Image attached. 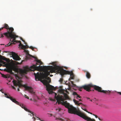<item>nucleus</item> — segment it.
Returning a JSON list of instances; mask_svg holds the SVG:
<instances>
[{
	"mask_svg": "<svg viewBox=\"0 0 121 121\" xmlns=\"http://www.w3.org/2000/svg\"><path fill=\"white\" fill-rule=\"evenodd\" d=\"M52 64L54 66H43V69L46 71L50 70L49 72L47 71L44 75L45 79L42 81V82L46 86V90L49 94L54 93L55 95V98L59 104H61L65 106V107L68 109V103L67 101H64L68 99V96L66 93H68V92L67 90H65L62 89L60 88L58 90V92L60 94H62L63 96L60 95H57V94L52 91V90H55L56 89L54 87L50 85L49 83L51 82V79L48 76L50 74V73H59L62 76L65 74H68V71L64 70L62 67L57 66L55 64L54 62L52 63Z\"/></svg>",
	"mask_w": 121,
	"mask_h": 121,
	"instance_id": "1",
	"label": "nucleus"
},
{
	"mask_svg": "<svg viewBox=\"0 0 121 121\" xmlns=\"http://www.w3.org/2000/svg\"><path fill=\"white\" fill-rule=\"evenodd\" d=\"M36 61V65H34L29 68L27 67H25L24 69H21L20 70V72L21 75H24L26 74L27 72L30 71H34L35 70L39 71L42 69H43V66L40 65L42 64V62L39 60L35 59Z\"/></svg>",
	"mask_w": 121,
	"mask_h": 121,
	"instance_id": "2",
	"label": "nucleus"
},
{
	"mask_svg": "<svg viewBox=\"0 0 121 121\" xmlns=\"http://www.w3.org/2000/svg\"><path fill=\"white\" fill-rule=\"evenodd\" d=\"M69 113L76 114L87 121H95L94 119H91V118L87 117L85 114L82 113L79 111L77 110L76 108L69 104Z\"/></svg>",
	"mask_w": 121,
	"mask_h": 121,
	"instance_id": "3",
	"label": "nucleus"
},
{
	"mask_svg": "<svg viewBox=\"0 0 121 121\" xmlns=\"http://www.w3.org/2000/svg\"><path fill=\"white\" fill-rule=\"evenodd\" d=\"M4 28L7 29V32L3 34V35L7 38L13 39L12 42L15 41V39L18 37V36L16 35L13 32L14 29L13 27H9L8 25L6 24L4 25Z\"/></svg>",
	"mask_w": 121,
	"mask_h": 121,
	"instance_id": "4",
	"label": "nucleus"
},
{
	"mask_svg": "<svg viewBox=\"0 0 121 121\" xmlns=\"http://www.w3.org/2000/svg\"><path fill=\"white\" fill-rule=\"evenodd\" d=\"M91 87H93L95 90L99 92H103L104 93H110V91L109 90L106 91L102 90L101 87L96 85H94L91 84L83 86L81 87L80 88L81 89L83 88L86 90V91L89 92L91 91L90 89Z\"/></svg>",
	"mask_w": 121,
	"mask_h": 121,
	"instance_id": "5",
	"label": "nucleus"
},
{
	"mask_svg": "<svg viewBox=\"0 0 121 121\" xmlns=\"http://www.w3.org/2000/svg\"><path fill=\"white\" fill-rule=\"evenodd\" d=\"M4 95L5 97L6 98L9 99L13 102L15 103L16 104L19 105L22 108H23L26 111L28 112H30V113H31V114L33 116H34V113L32 112L30 110L27 109L26 108L24 105L22 104H19L20 103L18 101H17L16 99L13 98L11 97L10 95L9 94H7L6 93H4Z\"/></svg>",
	"mask_w": 121,
	"mask_h": 121,
	"instance_id": "6",
	"label": "nucleus"
},
{
	"mask_svg": "<svg viewBox=\"0 0 121 121\" xmlns=\"http://www.w3.org/2000/svg\"><path fill=\"white\" fill-rule=\"evenodd\" d=\"M69 75H70V77L69 79V81L70 82H69V91H72V89L71 87H77L76 85L73 83V82L71 81V79H73L75 77V75L73 74V71H69L68 72Z\"/></svg>",
	"mask_w": 121,
	"mask_h": 121,
	"instance_id": "7",
	"label": "nucleus"
},
{
	"mask_svg": "<svg viewBox=\"0 0 121 121\" xmlns=\"http://www.w3.org/2000/svg\"><path fill=\"white\" fill-rule=\"evenodd\" d=\"M16 38L15 39V41L14 42H16V43H19V46L21 47V48L22 49H24L26 48H29V46L27 45V43L25 41L24 42V43L26 45V46L23 45L22 44L21 42V41H17L16 40Z\"/></svg>",
	"mask_w": 121,
	"mask_h": 121,
	"instance_id": "8",
	"label": "nucleus"
},
{
	"mask_svg": "<svg viewBox=\"0 0 121 121\" xmlns=\"http://www.w3.org/2000/svg\"><path fill=\"white\" fill-rule=\"evenodd\" d=\"M11 54L12 55L13 58L15 60H19L21 59L17 54L14 52H12Z\"/></svg>",
	"mask_w": 121,
	"mask_h": 121,
	"instance_id": "9",
	"label": "nucleus"
},
{
	"mask_svg": "<svg viewBox=\"0 0 121 121\" xmlns=\"http://www.w3.org/2000/svg\"><path fill=\"white\" fill-rule=\"evenodd\" d=\"M13 82L14 85L16 86H18L20 87L24 86L19 81H17L13 79Z\"/></svg>",
	"mask_w": 121,
	"mask_h": 121,
	"instance_id": "10",
	"label": "nucleus"
},
{
	"mask_svg": "<svg viewBox=\"0 0 121 121\" xmlns=\"http://www.w3.org/2000/svg\"><path fill=\"white\" fill-rule=\"evenodd\" d=\"M34 75L35 76V79L36 81L37 80H39L40 78V76L39 72H38L36 74L34 73Z\"/></svg>",
	"mask_w": 121,
	"mask_h": 121,
	"instance_id": "11",
	"label": "nucleus"
},
{
	"mask_svg": "<svg viewBox=\"0 0 121 121\" xmlns=\"http://www.w3.org/2000/svg\"><path fill=\"white\" fill-rule=\"evenodd\" d=\"M24 86L25 87L26 90H28L30 93H33V89L31 87L28 86Z\"/></svg>",
	"mask_w": 121,
	"mask_h": 121,
	"instance_id": "12",
	"label": "nucleus"
},
{
	"mask_svg": "<svg viewBox=\"0 0 121 121\" xmlns=\"http://www.w3.org/2000/svg\"><path fill=\"white\" fill-rule=\"evenodd\" d=\"M73 95L74 96V97H75V95H76L77 96L76 97V98L78 99V98H79L80 99H81L82 98V97L81 96L79 95L76 92H73Z\"/></svg>",
	"mask_w": 121,
	"mask_h": 121,
	"instance_id": "13",
	"label": "nucleus"
},
{
	"mask_svg": "<svg viewBox=\"0 0 121 121\" xmlns=\"http://www.w3.org/2000/svg\"><path fill=\"white\" fill-rule=\"evenodd\" d=\"M13 39H11H11L10 40V41H11V43H10V42H9L8 44H7L6 45H5V46L7 47V46H9L11 44H14V42H15L16 43V42H13L12 41L13 40Z\"/></svg>",
	"mask_w": 121,
	"mask_h": 121,
	"instance_id": "14",
	"label": "nucleus"
},
{
	"mask_svg": "<svg viewBox=\"0 0 121 121\" xmlns=\"http://www.w3.org/2000/svg\"><path fill=\"white\" fill-rule=\"evenodd\" d=\"M73 101L75 104L76 105H80V104H82V103H79L78 101H77L75 99H73Z\"/></svg>",
	"mask_w": 121,
	"mask_h": 121,
	"instance_id": "15",
	"label": "nucleus"
},
{
	"mask_svg": "<svg viewBox=\"0 0 121 121\" xmlns=\"http://www.w3.org/2000/svg\"><path fill=\"white\" fill-rule=\"evenodd\" d=\"M6 71L12 73V68L9 67L7 69Z\"/></svg>",
	"mask_w": 121,
	"mask_h": 121,
	"instance_id": "16",
	"label": "nucleus"
},
{
	"mask_svg": "<svg viewBox=\"0 0 121 121\" xmlns=\"http://www.w3.org/2000/svg\"><path fill=\"white\" fill-rule=\"evenodd\" d=\"M86 76L87 78L88 79L90 78L91 77V74L90 73L88 72H86Z\"/></svg>",
	"mask_w": 121,
	"mask_h": 121,
	"instance_id": "17",
	"label": "nucleus"
},
{
	"mask_svg": "<svg viewBox=\"0 0 121 121\" xmlns=\"http://www.w3.org/2000/svg\"><path fill=\"white\" fill-rule=\"evenodd\" d=\"M56 110L57 112H61L63 110L61 108L59 107H58L57 108H56L55 109Z\"/></svg>",
	"mask_w": 121,
	"mask_h": 121,
	"instance_id": "18",
	"label": "nucleus"
},
{
	"mask_svg": "<svg viewBox=\"0 0 121 121\" xmlns=\"http://www.w3.org/2000/svg\"><path fill=\"white\" fill-rule=\"evenodd\" d=\"M56 119H59L61 121H68L67 119H66V120H64L62 119L61 118H56Z\"/></svg>",
	"mask_w": 121,
	"mask_h": 121,
	"instance_id": "19",
	"label": "nucleus"
},
{
	"mask_svg": "<svg viewBox=\"0 0 121 121\" xmlns=\"http://www.w3.org/2000/svg\"><path fill=\"white\" fill-rule=\"evenodd\" d=\"M82 109L84 110L85 111H86V112H88L89 113H90V114H92V113H91V112H88L87 111V110H86L85 109H84L83 108H82Z\"/></svg>",
	"mask_w": 121,
	"mask_h": 121,
	"instance_id": "20",
	"label": "nucleus"
},
{
	"mask_svg": "<svg viewBox=\"0 0 121 121\" xmlns=\"http://www.w3.org/2000/svg\"><path fill=\"white\" fill-rule=\"evenodd\" d=\"M29 48H30L31 49H32V50H33V51L34 50V49L35 48L33 47L32 46H30L29 47Z\"/></svg>",
	"mask_w": 121,
	"mask_h": 121,
	"instance_id": "21",
	"label": "nucleus"
},
{
	"mask_svg": "<svg viewBox=\"0 0 121 121\" xmlns=\"http://www.w3.org/2000/svg\"><path fill=\"white\" fill-rule=\"evenodd\" d=\"M63 81V79L62 78H61L60 79L59 81L61 83H62Z\"/></svg>",
	"mask_w": 121,
	"mask_h": 121,
	"instance_id": "22",
	"label": "nucleus"
},
{
	"mask_svg": "<svg viewBox=\"0 0 121 121\" xmlns=\"http://www.w3.org/2000/svg\"><path fill=\"white\" fill-rule=\"evenodd\" d=\"M24 96L26 98H27L28 99H29V98L26 95H25Z\"/></svg>",
	"mask_w": 121,
	"mask_h": 121,
	"instance_id": "23",
	"label": "nucleus"
},
{
	"mask_svg": "<svg viewBox=\"0 0 121 121\" xmlns=\"http://www.w3.org/2000/svg\"><path fill=\"white\" fill-rule=\"evenodd\" d=\"M4 35L3 34H0V37H4Z\"/></svg>",
	"mask_w": 121,
	"mask_h": 121,
	"instance_id": "24",
	"label": "nucleus"
},
{
	"mask_svg": "<svg viewBox=\"0 0 121 121\" xmlns=\"http://www.w3.org/2000/svg\"><path fill=\"white\" fill-rule=\"evenodd\" d=\"M0 62L1 63H3V64H5V62H4V61H3L2 60L0 61Z\"/></svg>",
	"mask_w": 121,
	"mask_h": 121,
	"instance_id": "25",
	"label": "nucleus"
},
{
	"mask_svg": "<svg viewBox=\"0 0 121 121\" xmlns=\"http://www.w3.org/2000/svg\"><path fill=\"white\" fill-rule=\"evenodd\" d=\"M1 74L2 75V76L3 77L5 78V77H6L5 75H4L3 74Z\"/></svg>",
	"mask_w": 121,
	"mask_h": 121,
	"instance_id": "26",
	"label": "nucleus"
},
{
	"mask_svg": "<svg viewBox=\"0 0 121 121\" xmlns=\"http://www.w3.org/2000/svg\"><path fill=\"white\" fill-rule=\"evenodd\" d=\"M4 28V26L3 27L1 28L0 29V30H1L3 29Z\"/></svg>",
	"mask_w": 121,
	"mask_h": 121,
	"instance_id": "27",
	"label": "nucleus"
},
{
	"mask_svg": "<svg viewBox=\"0 0 121 121\" xmlns=\"http://www.w3.org/2000/svg\"><path fill=\"white\" fill-rule=\"evenodd\" d=\"M0 91H1V92H2V93H4V92L3 91V90H0Z\"/></svg>",
	"mask_w": 121,
	"mask_h": 121,
	"instance_id": "28",
	"label": "nucleus"
},
{
	"mask_svg": "<svg viewBox=\"0 0 121 121\" xmlns=\"http://www.w3.org/2000/svg\"><path fill=\"white\" fill-rule=\"evenodd\" d=\"M21 40L23 42H25V41L22 38H21Z\"/></svg>",
	"mask_w": 121,
	"mask_h": 121,
	"instance_id": "29",
	"label": "nucleus"
},
{
	"mask_svg": "<svg viewBox=\"0 0 121 121\" xmlns=\"http://www.w3.org/2000/svg\"><path fill=\"white\" fill-rule=\"evenodd\" d=\"M33 58H35V59H37V58H36V57H35L33 56Z\"/></svg>",
	"mask_w": 121,
	"mask_h": 121,
	"instance_id": "30",
	"label": "nucleus"
},
{
	"mask_svg": "<svg viewBox=\"0 0 121 121\" xmlns=\"http://www.w3.org/2000/svg\"><path fill=\"white\" fill-rule=\"evenodd\" d=\"M93 115L94 116H95V117L96 118H97V117H98L96 115H94V114H93Z\"/></svg>",
	"mask_w": 121,
	"mask_h": 121,
	"instance_id": "31",
	"label": "nucleus"
},
{
	"mask_svg": "<svg viewBox=\"0 0 121 121\" xmlns=\"http://www.w3.org/2000/svg\"><path fill=\"white\" fill-rule=\"evenodd\" d=\"M118 93L120 95H121V92H118Z\"/></svg>",
	"mask_w": 121,
	"mask_h": 121,
	"instance_id": "32",
	"label": "nucleus"
},
{
	"mask_svg": "<svg viewBox=\"0 0 121 121\" xmlns=\"http://www.w3.org/2000/svg\"><path fill=\"white\" fill-rule=\"evenodd\" d=\"M12 87L14 89H15V87L13 86H12Z\"/></svg>",
	"mask_w": 121,
	"mask_h": 121,
	"instance_id": "33",
	"label": "nucleus"
},
{
	"mask_svg": "<svg viewBox=\"0 0 121 121\" xmlns=\"http://www.w3.org/2000/svg\"><path fill=\"white\" fill-rule=\"evenodd\" d=\"M53 76V75H51V74L50 75V77H52V76Z\"/></svg>",
	"mask_w": 121,
	"mask_h": 121,
	"instance_id": "34",
	"label": "nucleus"
},
{
	"mask_svg": "<svg viewBox=\"0 0 121 121\" xmlns=\"http://www.w3.org/2000/svg\"><path fill=\"white\" fill-rule=\"evenodd\" d=\"M50 117L52 116V114H50Z\"/></svg>",
	"mask_w": 121,
	"mask_h": 121,
	"instance_id": "35",
	"label": "nucleus"
},
{
	"mask_svg": "<svg viewBox=\"0 0 121 121\" xmlns=\"http://www.w3.org/2000/svg\"><path fill=\"white\" fill-rule=\"evenodd\" d=\"M17 90H18V91H20V90H19V88H18L17 89Z\"/></svg>",
	"mask_w": 121,
	"mask_h": 121,
	"instance_id": "36",
	"label": "nucleus"
},
{
	"mask_svg": "<svg viewBox=\"0 0 121 121\" xmlns=\"http://www.w3.org/2000/svg\"><path fill=\"white\" fill-rule=\"evenodd\" d=\"M76 80L78 82L79 81V79H78L77 80Z\"/></svg>",
	"mask_w": 121,
	"mask_h": 121,
	"instance_id": "37",
	"label": "nucleus"
},
{
	"mask_svg": "<svg viewBox=\"0 0 121 121\" xmlns=\"http://www.w3.org/2000/svg\"><path fill=\"white\" fill-rule=\"evenodd\" d=\"M87 99H90V98H88V97H87Z\"/></svg>",
	"mask_w": 121,
	"mask_h": 121,
	"instance_id": "38",
	"label": "nucleus"
},
{
	"mask_svg": "<svg viewBox=\"0 0 121 121\" xmlns=\"http://www.w3.org/2000/svg\"><path fill=\"white\" fill-rule=\"evenodd\" d=\"M68 99H69V100L70 99V98L69 97V98H68Z\"/></svg>",
	"mask_w": 121,
	"mask_h": 121,
	"instance_id": "39",
	"label": "nucleus"
},
{
	"mask_svg": "<svg viewBox=\"0 0 121 121\" xmlns=\"http://www.w3.org/2000/svg\"><path fill=\"white\" fill-rule=\"evenodd\" d=\"M79 100L80 101H81V99H79Z\"/></svg>",
	"mask_w": 121,
	"mask_h": 121,
	"instance_id": "40",
	"label": "nucleus"
},
{
	"mask_svg": "<svg viewBox=\"0 0 121 121\" xmlns=\"http://www.w3.org/2000/svg\"><path fill=\"white\" fill-rule=\"evenodd\" d=\"M29 114V115H30L31 116H32V115H31V114Z\"/></svg>",
	"mask_w": 121,
	"mask_h": 121,
	"instance_id": "41",
	"label": "nucleus"
},
{
	"mask_svg": "<svg viewBox=\"0 0 121 121\" xmlns=\"http://www.w3.org/2000/svg\"><path fill=\"white\" fill-rule=\"evenodd\" d=\"M98 119H99L100 120V118H99Z\"/></svg>",
	"mask_w": 121,
	"mask_h": 121,
	"instance_id": "42",
	"label": "nucleus"
},
{
	"mask_svg": "<svg viewBox=\"0 0 121 121\" xmlns=\"http://www.w3.org/2000/svg\"><path fill=\"white\" fill-rule=\"evenodd\" d=\"M91 101H92V100H90Z\"/></svg>",
	"mask_w": 121,
	"mask_h": 121,
	"instance_id": "43",
	"label": "nucleus"
},
{
	"mask_svg": "<svg viewBox=\"0 0 121 121\" xmlns=\"http://www.w3.org/2000/svg\"><path fill=\"white\" fill-rule=\"evenodd\" d=\"M18 63V64H19V63Z\"/></svg>",
	"mask_w": 121,
	"mask_h": 121,
	"instance_id": "44",
	"label": "nucleus"
}]
</instances>
